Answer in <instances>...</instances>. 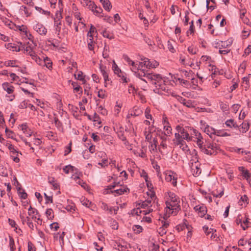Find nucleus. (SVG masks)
Instances as JSON below:
<instances>
[{"instance_id":"obj_57","label":"nucleus","mask_w":251,"mask_h":251,"mask_svg":"<svg viewBox=\"0 0 251 251\" xmlns=\"http://www.w3.org/2000/svg\"><path fill=\"white\" fill-rule=\"evenodd\" d=\"M241 19L244 24H246L248 25L251 26V22H250L248 18L245 17H243L242 19Z\"/></svg>"},{"instance_id":"obj_45","label":"nucleus","mask_w":251,"mask_h":251,"mask_svg":"<svg viewBox=\"0 0 251 251\" xmlns=\"http://www.w3.org/2000/svg\"><path fill=\"white\" fill-rule=\"evenodd\" d=\"M106 67L102 65L101 64H100V71L103 75V76H105V75H107L108 74L105 71Z\"/></svg>"},{"instance_id":"obj_1","label":"nucleus","mask_w":251,"mask_h":251,"mask_svg":"<svg viewBox=\"0 0 251 251\" xmlns=\"http://www.w3.org/2000/svg\"><path fill=\"white\" fill-rule=\"evenodd\" d=\"M134 72L136 76L143 81L144 84H142V85L144 87H147V81L142 78L145 77L148 81L151 82L152 84L155 85L158 89L165 90V85L163 84L164 81L162 80L160 75L147 73V71L145 72V70L141 69L138 72Z\"/></svg>"},{"instance_id":"obj_13","label":"nucleus","mask_w":251,"mask_h":251,"mask_svg":"<svg viewBox=\"0 0 251 251\" xmlns=\"http://www.w3.org/2000/svg\"><path fill=\"white\" fill-rule=\"evenodd\" d=\"M152 211V209H150L149 211H147V210H141V208H134L130 211V214H131L132 216L134 215H137L139 216L140 214L141 213H144V215H146L149 213H150L151 211Z\"/></svg>"},{"instance_id":"obj_54","label":"nucleus","mask_w":251,"mask_h":251,"mask_svg":"<svg viewBox=\"0 0 251 251\" xmlns=\"http://www.w3.org/2000/svg\"><path fill=\"white\" fill-rule=\"evenodd\" d=\"M36 248L33 244L30 242H28V251H35Z\"/></svg>"},{"instance_id":"obj_31","label":"nucleus","mask_w":251,"mask_h":251,"mask_svg":"<svg viewBox=\"0 0 251 251\" xmlns=\"http://www.w3.org/2000/svg\"><path fill=\"white\" fill-rule=\"evenodd\" d=\"M32 59L34 60L39 65L42 66L43 65V62H44L43 60L41 59L39 56H38L36 53L34 55H32L31 57Z\"/></svg>"},{"instance_id":"obj_3","label":"nucleus","mask_w":251,"mask_h":251,"mask_svg":"<svg viewBox=\"0 0 251 251\" xmlns=\"http://www.w3.org/2000/svg\"><path fill=\"white\" fill-rule=\"evenodd\" d=\"M219 150L220 147L216 144L206 142L202 149V152L207 155H215L217 153V151Z\"/></svg>"},{"instance_id":"obj_37","label":"nucleus","mask_w":251,"mask_h":251,"mask_svg":"<svg viewBox=\"0 0 251 251\" xmlns=\"http://www.w3.org/2000/svg\"><path fill=\"white\" fill-rule=\"evenodd\" d=\"M18 191L19 192V195L21 198L23 199H25L26 198L27 195L24 190H22L19 187L18 189Z\"/></svg>"},{"instance_id":"obj_50","label":"nucleus","mask_w":251,"mask_h":251,"mask_svg":"<svg viewBox=\"0 0 251 251\" xmlns=\"http://www.w3.org/2000/svg\"><path fill=\"white\" fill-rule=\"evenodd\" d=\"M242 176L244 178L248 179L251 177V174L249 173L248 170H246L245 171L243 172Z\"/></svg>"},{"instance_id":"obj_60","label":"nucleus","mask_w":251,"mask_h":251,"mask_svg":"<svg viewBox=\"0 0 251 251\" xmlns=\"http://www.w3.org/2000/svg\"><path fill=\"white\" fill-rule=\"evenodd\" d=\"M144 40L145 42L148 44L149 46H152L153 44V41H151L149 38L146 36L144 37Z\"/></svg>"},{"instance_id":"obj_25","label":"nucleus","mask_w":251,"mask_h":251,"mask_svg":"<svg viewBox=\"0 0 251 251\" xmlns=\"http://www.w3.org/2000/svg\"><path fill=\"white\" fill-rule=\"evenodd\" d=\"M203 229L206 235H208L210 233H212L211 237L213 236L215 237V236H214V232H216V230H214L213 228H209L208 227L206 226H203Z\"/></svg>"},{"instance_id":"obj_47","label":"nucleus","mask_w":251,"mask_h":251,"mask_svg":"<svg viewBox=\"0 0 251 251\" xmlns=\"http://www.w3.org/2000/svg\"><path fill=\"white\" fill-rule=\"evenodd\" d=\"M88 8L92 11H94L95 8H97V6L92 1H89V4L87 5Z\"/></svg>"},{"instance_id":"obj_56","label":"nucleus","mask_w":251,"mask_h":251,"mask_svg":"<svg viewBox=\"0 0 251 251\" xmlns=\"http://www.w3.org/2000/svg\"><path fill=\"white\" fill-rule=\"evenodd\" d=\"M167 232V231L165 228H164L162 227H160L158 229V233L160 235V236H162L165 235Z\"/></svg>"},{"instance_id":"obj_16","label":"nucleus","mask_w":251,"mask_h":251,"mask_svg":"<svg viewBox=\"0 0 251 251\" xmlns=\"http://www.w3.org/2000/svg\"><path fill=\"white\" fill-rule=\"evenodd\" d=\"M3 89L7 92L8 94H11L14 91V87L9 83L5 82L2 84Z\"/></svg>"},{"instance_id":"obj_39","label":"nucleus","mask_w":251,"mask_h":251,"mask_svg":"<svg viewBox=\"0 0 251 251\" xmlns=\"http://www.w3.org/2000/svg\"><path fill=\"white\" fill-rule=\"evenodd\" d=\"M16 60H8L4 62V65L6 66H11L12 67H17V65H16Z\"/></svg>"},{"instance_id":"obj_33","label":"nucleus","mask_w":251,"mask_h":251,"mask_svg":"<svg viewBox=\"0 0 251 251\" xmlns=\"http://www.w3.org/2000/svg\"><path fill=\"white\" fill-rule=\"evenodd\" d=\"M94 33H97L96 28L93 25H91L90 30L87 33V36L92 37V36H94Z\"/></svg>"},{"instance_id":"obj_29","label":"nucleus","mask_w":251,"mask_h":251,"mask_svg":"<svg viewBox=\"0 0 251 251\" xmlns=\"http://www.w3.org/2000/svg\"><path fill=\"white\" fill-rule=\"evenodd\" d=\"M61 22H58L57 20H56V19H54V26H55V33H57L58 36L59 35V32L61 30Z\"/></svg>"},{"instance_id":"obj_64","label":"nucleus","mask_w":251,"mask_h":251,"mask_svg":"<svg viewBox=\"0 0 251 251\" xmlns=\"http://www.w3.org/2000/svg\"><path fill=\"white\" fill-rule=\"evenodd\" d=\"M118 136L119 138L123 141H125L126 139V136L122 131H120L118 133Z\"/></svg>"},{"instance_id":"obj_36","label":"nucleus","mask_w":251,"mask_h":251,"mask_svg":"<svg viewBox=\"0 0 251 251\" xmlns=\"http://www.w3.org/2000/svg\"><path fill=\"white\" fill-rule=\"evenodd\" d=\"M102 34L104 37L107 38L109 39H114V37L112 34H111L109 31L104 30Z\"/></svg>"},{"instance_id":"obj_6","label":"nucleus","mask_w":251,"mask_h":251,"mask_svg":"<svg viewBox=\"0 0 251 251\" xmlns=\"http://www.w3.org/2000/svg\"><path fill=\"white\" fill-rule=\"evenodd\" d=\"M165 198L166 199L165 204H171V202L176 203V204L180 203L179 198L173 192H168L167 195H166Z\"/></svg>"},{"instance_id":"obj_43","label":"nucleus","mask_w":251,"mask_h":251,"mask_svg":"<svg viewBox=\"0 0 251 251\" xmlns=\"http://www.w3.org/2000/svg\"><path fill=\"white\" fill-rule=\"evenodd\" d=\"M133 230L136 233L139 234L142 231L143 228L141 226L139 225H134L133 226Z\"/></svg>"},{"instance_id":"obj_62","label":"nucleus","mask_w":251,"mask_h":251,"mask_svg":"<svg viewBox=\"0 0 251 251\" xmlns=\"http://www.w3.org/2000/svg\"><path fill=\"white\" fill-rule=\"evenodd\" d=\"M50 228L54 229V230L56 231L59 228L58 224L57 223H53L50 225Z\"/></svg>"},{"instance_id":"obj_27","label":"nucleus","mask_w":251,"mask_h":251,"mask_svg":"<svg viewBox=\"0 0 251 251\" xmlns=\"http://www.w3.org/2000/svg\"><path fill=\"white\" fill-rule=\"evenodd\" d=\"M225 124L227 126L230 127H233L234 128H237L238 127V126L235 122H234V121L233 119H229L227 120Z\"/></svg>"},{"instance_id":"obj_21","label":"nucleus","mask_w":251,"mask_h":251,"mask_svg":"<svg viewBox=\"0 0 251 251\" xmlns=\"http://www.w3.org/2000/svg\"><path fill=\"white\" fill-rule=\"evenodd\" d=\"M237 128H239L241 132L246 133L249 129V125L248 123H243Z\"/></svg>"},{"instance_id":"obj_53","label":"nucleus","mask_w":251,"mask_h":251,"mask_svg":"<svg viewBox=\"0 0 251 251\" xmlns=\"http://www.w3.org/2000/svg\"><path fill=\"white\" fill-rule=\"evenodd\" d=\"M145 117L147 119H150L151 120L152 119V116L150 114V109L148 108H147L145 110Z\"/></svg>"},{"instance_id":"obj_49","label":"nucleus","mask_w":251,"mask_h":251,"mask_svg":"<svg viewBox=\"0 0 251 251\" xmlns=\"http://www.w3.org/2000/svg\"><path fill=\"white\" fill-rule=\"evenodd\" d=\"M193 23H194V22L193 21H191V22L190 23L191 24V25L190 26V28H189V30H188L187 31V35L188 36V34L189 33H190V34H192L194 33V25H193Z\"/></svg>"},{"instance_id":"obj_30","label":"nucleus","mask_w":251,"mask_h":251,"mask_svg":"<svg viewBox=\"0 0 251 251\" xmlns=\"http://www.w3.org/2000/svg\"><path fill=\"white\" fill-rule=\"evenodd\" d=\"M215 135L218 136L226 137L230 136V134L225 132L223 130H216Z\"/></svg>"},{"instance_id":"obj_38","label":"nucleus","mask_w":251,"mask_h":251,"mask_svg":"<svg viewBox=\"0 0 251 251\" xmlns=\"http://www.w3.org/2000/svg\"><path fill=\"white\" fill-rule=\"evenodd\" d=\"M232 42L230 40L221 41V47L224 48H227L232 45Z\"/></svg>"},{"instance_id":"obj_17","label":"nucleus","mask_w":251,"mask_h":251,"mask_svg":"<svg viewBox=\"0 0 251 251\" xmlns=\"http://www.w3.org/2000/svg\"><path fill=\"white\" fill-rule=\"evenodd\" d=\"M103 7L105 10L109 11L112 8V5L109 0H100Z\"/></svg>"},{"instance_id":"obj_63","label":"nucleus","mask_w":251,"mask_h":251,"mask_svg":"<svg viewBox=\"0 0 251 251\" xmlns=\"http://www.w3.org/2000/svg\"><path fill=\"white\" fill-rule=\"evenodd\" d=\"M27 106V102H26L25 100H24L20 103V104L19 105V107L21 109H24V108H26Z\"/></svg>"},{"instance_id":"obj_8","label":"nucleus","mask_w":251,"mask_h":251,"mask_svg":"<svg viewBox=\"0 0 251 251\" xmlns=\"http://www.w3.org/2000/svg\"><path fill=\"white\" fill-rule=\"evenodd\" d=\"M101 208L103 209L104 210L107 212L108 214H116L119 210V206H111L108 205H103L101 206Z\"/></svg>"},{"instance_id":"obj_28","label":"nucleus","mask_w":251,"mask_h":251,"mask_svg":"<svg viewBox=\"0 0 251 251\" xmlns=\"http://www.w3.org/2000/svg\"><path fill=\"white\" fill-rule=\"evenodd\" d=\"M7 49L9 50L13 51H19L21 50H23V49H21L20 47L13 44L12 43L8 44L7 45Z\"/></svg>"},{"instance_id":"obj_26","label":"nucleus","mask_w":251,"mask_h":251,"mask_svg":"<svg viewBox=\"0 0 251 251\" xmlns=\"http://www.w3.org/2000/svg\"><path fill=\"white\" fill-rule=\"evenodd\" d=\"M43 66H45L47 68L50 69L52 68V62L49 58L46 57L43 59Z\"/></svg>"},{"instance_id":"obj_11","label":"nucleus","mask_w":251,"mask_h":251,"mask_svg":"<svg viewBox=\"0 0 251 251\" xmlns=\"http://www.w3.org/2000/svg\"><path fill=\"white\" fill-rule=\"evenodd\" d=\"M28 214L29 216L31 217L32 220H36L37 216L38 215L39 213L36 208H33L31 205H30L28 208Z\"/></svg>"},{"instance_id":"obj_10","label":"nucleus","mask_w":251,"mask_h":251,"mask_svg":"<svg viewBox=\"0 0 251 251\" xmlns=\"http://www.w3.org/2000/svg\"><path fill=\"white\" fill-rule=\"evenodd\" d=\"M216 131V129L208 125H206L204 129V132L208 134L213 140H215V137H213V135H215Z\"/></svg>"},{"instance_id":"obj_34","label":"nucleus","mask_w":251,"mask_h":251,"mask_svg":"<svg viewBox=\"0 0 251 251\" xmlns=\"http://www.w3.org/2000/svg\"><path fill=\"white\" fill-rule=\"evenodd\" d=\"M197 138V143L198 146L199 147L200 149L201 150V151H202V149L203 148L204 145H203V142L202 141V137L201 136V134L199 133V137Z\"/></svg>"},{"instance_id":"obj_35","label":"nucleus","mask_w":251,"mask_h":251,"mask_svg":"<svg viewBox=\"0 0 251 251\" xmlns=\"http://www.w3.org/2000/svg\"><path fill=\"white\" fill-rule=\"evenodd\" d=\"M72 85L73 86L75 91L78 92L80 91V93L81 94L82 93V88L79 85H78L77 82L73 81L72 82Z\"/></svg>"},{"instance_id":"obj_61","label":"nucleus","mask_w":251,"mask_h":251,"mask_svg":"<svg viewBox=\"0 0 251 251\" xmlns=\"http://www.w3.org/2000/svg\"><path fill=\"white\" fill-rule=\"evenodd\" d=\"M71 145L72 142H70L69 145L66 147V150L65 151V155H67L71 151Z\"/></svg>"},{"instance_id":"obj_40","label":"nucleus","mask_w":251,"mask_h":251,"mask_svg":"<svg viewBox=\"0 0 251 251\" xmlns=\"http://www.w3.org/2000/svg\"><path fill=\"white\" fill-rule=\"evenodd\" d=\"M98 96L100 98L104 99L107 97L106 93L105 90L100 89L98 91Z\"/></svg>"},{"instance_id":"obj_12","label":"nucleus","mask_w":251,"mask_h":251,"mask_svg":"<svg viewBox=\"0 0 251 251\" xmlns=\"http://www.w3.org/2000/svg\"><path fill=\"white\" fill-rule=\"evenodd\" d=\"M163 125H164V129L165 130V134L166 136H170L172 135V128L170 126V124L168 121H166L165 119H164L163 121Z\"/></svg>"},{"instance_id":"obj_24","label":"nucleus","mask_w":251,"mask_h":251,"mask_svg":"<svg viewBox=\"0 0 251 251\" xmlns=\"http://www.w3.org/2000/svg\"><path fill=\"white\" fill-rule=\"evenodd\" d=\"M22 48H23L22 49L24 50V52L29 55L31 57H32V55L35 54V52L32 50L30 46H27L25 48L23 47Z\"/></svg>"},{"instance_id":"obj_52","label":"nucleus","mask_w":251,"mask_h":251,"mask_svg":"<svg viewBox=\"0 0 251 251\" xmlns=\"http://www.w3.org/2000/svg\"><path fill=\"white\" fill-rule=\"evenodd\" d=\"M44 196L46 199V203L47 204L49 202L52 203V196H48L46 193H44Z\"/></svg>"},{"instance_id":"obj_18","label":"nucleus","mask_w":251,"mask_h":251,"mask_svg":"<svg viewBox=\"0 0 251 251\" xmlns=\"http://www.w3.org/2000/svg\"><path fill=\"white\" fill-rule=\"evenodd\" d=\"M191 169L194 176H198L201 174V170L198 165H193Z\"/></svg>"},{"instance_id":"obj_20","label":"nucleus","mask_w":251,"mask_h":251,"mask_svg":"<svg viewBox=\"0 0 251 251\" xmlns=\"http://www.w3.org/2000/svg\"><path fill=\"white\" fill-rule=\"evenodd\" d=\"M94 36L91 37H88V48L90 50H94V47H95V42L94 41Z\"/></svg>"},{"instance_id":"obj_55","label":"nucleus","mask_w":251,"mask_h":251,"mask_svg":"<svg viewBox=\"0 0 251 251\" xmlns=\"http://www.w3.org/2000/svg\"><path fill=\"white\" fill-rule=\"evenodd\" d=\"M14 239L10 237L9 239V246L10 247L11 251H14Z\"/></svg>"},{"instance_id":"obj_59","label":"nucleus","mask_w":251,"mask_h":251,"mask_svg":"<svg viewBox=\"0 0 251 251\" xmlns=\"http://www.w3.org/2000/svg\"><path fill=\"white\" fill-rule=\"evenodd\" d=\"M54 124L57 128H59L62 126V124L57 118L55 117L54 118Z\"/></svg>"},{"instance_id":"obj_22","label":"nucleus","mask_w":251,"mask_h":251,"mask_svg":"<svg viewBox=\"0 0 251 251\" xmlns=\"http://www.w3.org/2000/svg\"><path fill=\"white\" fill-rule=\"evenodd\" d=\"M152 62L150 61L148 59H146L144 62H139V67H143V65L146 66L147 68H151L150 66H152Z\"/></svg>"},{"instance_id":"obj_58","label":"nucleus","mask_w":251,"mask_h":251,"mask_svg":"<svg viewBox=\"0 0 251 251\" xmlns=\"http://www.w3.org/2000/svg\"><path fill=\"white\" fill-rule=\"evenodd\" d=\"M8 223L9 224V225L12 227H14L15 228V229H17V224H16L15 222L11 219H8Z\"/></svg>"},{"instance_id":"obj_15","label":"nucleus","mask_w":251,"mask_h":251,"mask_svg":"<svg viewBox=\"0 0 251 251\" xmlns=\"http://www.w3.org/2000/svg\"><path fill=\"white\" fill-rule=\"evenodd\" d=\"M165 180L168 182H172V184L173 186H176V178H175V176H173V174H166L165 176Z\"/></svg>"},{"instance_id":"obj_46","label":"nucleus","mask_w":251,"mask_h":251,"mask_svg":"<svg viewBox=\"0 0 251 251\" xmlns=\"http://www.w3.org/2000/svg\"><path fill=\"white\" fill-rule=\"evenodd\" d=\"M74 76L76 79L79 80H83L84 79L83 76V73L81 71L78 72L77 75L76 74H74Z\"/></svg>"},{"instance_id":"obj_51","label":"nucleus","mask_w":251,"mask_h":251,"mask_svg":"<svg viewBox=\"0 0 251 251\" xmlns=\"http://www.w3.org/2000/svg\"><path fill=\"white\" fill-rule=\"evenodd\" d=\"M197 50H198L197 49L194 48L192 46L189 47L188 48V51H189V52L192 54H196Z\"/></svg>"},{"instance_id":"obj_23","label":"nucleus","mask_w":251,"mask_h":251,"mask_svg":"<svg viewBox=\"0 0 251 251\" xmlns=\"http://www.w3.org/2000/svg\"><path fill=\"white\" fill-rule=\"evenodd\" d=\"M199 210L198 212V214L201 217H203L207 213V208L204 205L201 206L199 208Z\"/></svg>"},{"instance_id":"obj_48","label":"nucleus","mask_w":251,"mask_h":251,"mask_svg":"<svg viewBox=\"0 0 251 251\" xmlns=\"http://www.w3.org/2000/svg\"><path fill=\"white\" fill-rule=\"evenodd\" d=\"M180 99H181V102L182 103H183V104L187 107H189L190 106V105H191V102L189 100L187 101L186 100V99H183V98L181 97L180 98Z\"/></svg>"},{"instance_id":"obj_32","label":"nucleus","mask_w":251,"mask_h":251,"mask_svg":"<svg viewBox=\"0 0 251 251\" xmlns=\"http://www.w3.org/2000/svg\"><path fill=\"white\" fill-rule=\"evenodd\" d=\"M75 169V167L71 166V165H69L65 166V167L63 168V170L65 173L68 174L70 171L73 172Z\"/></svg>"},{"instance_id":"obj_14","label":"nucleus","mask_w":251,"mask_h":251,"mask_svg":"<svg viewBox=\"0 0 251 251\" xmlns=\"http://www.w3.org/2000/svg\"><path fill=\"white\" fill-rule=\"evenodd\" d=\"M20 126L21 130L25 134H26L27 137H30L31 136L32 132L28 128L26 123L21 125Z\"/></svg>"},{"instance_id":"obj_19","label":"nucleus","mask_w":251,"mask_h":251,"mask_svg":"<svg viewBox=\"0 0 251 251\" xmlns=\"http://www.w3.org/2000/svg\"><path fill=\"white\" fill-rule=\"evenodd\" d=\"M66 206L64 207V208L66 210V211L68 212L74 213L75 216L77 215V212H75L76 207L75 205H65Z\"/></svg>"},{"instance_id":"obj_41","label":"nucleus","mask_w":251,"mask_h":251,"mask_svg":"<svg viewBox=\"0 0 251 251\" xmlns=\"http://www.w3.org/2000/svg\"><path fill=\"white\" fill-rule=\"evenodd\" d=\"M46 214L49 219H52L54 217L53 211L51 209H48L46 212Z\"/></svg>"},{"instance_id":"obj_9","label":"nucleus","mask_w":251,"mask_h":251,"mask_svg":"<svg viewBox=\"0 0 251 251\" xmlns=\"http://www.w3.org/2000/svg\"><path fill=\"white\" fill-rule=\"evenodd\" d=\"M142 111L137 107H134L132 110H130L126 116L127 119H129L132 116H138L142 114Z\"/></svg>"},{"instance_id":"obj_42","label":"nucleus","mask_w":251,"mask_h":251,"mask_svg":"<svg viewBox=\"0 0 251 251\" xmlns=\"http://www.w3.org/2000/svg\"><path fill=\"white\" fill-rule=\"evenodd\" d=\"M102 12V9L100 7H98L97 6V8H95L94 10L93 11L94 13L99 17H102L103 16L101 15Z\"/></svg>"},{"instance_id":"obj_2","label":"nucleus","mask_w":251,"mask_h":251,"mask_svg":"<svg viewBox=\"0 0 251 251\" xmlns=\"http://www.w3.org/2000/svg\"><path fill=\"white\" fill-rule=\"evenodd\" d=\"M176 132L175 133V138L173 140L174 144L176 146H179L183 151H188V146L185 140H191L189 134L183 127L179 125L176 127Z\"/></svg>"},{"instance_id":"obj_4","label":"nucleus","mask_w":251,"mask_h":251,"mask_svg":"<svg viewBox=\"0 0 251 251\" xmlns=\"http://www.w3.org/2000/svg\"><path fill=\"white\" fill-rule=\"evenodd\" d=\"M120 182L114 181L112 185L108 186L109 189L111 190L112 188L116 187H119V188L114 190V191H111V192L115 194V196H119L124 194L125 193L129 191V189L125 186H122L120 184Z\"/></svg>"},{"instance_id":"obj_7","label":"nucleus","mask_w":251,"mask_h":251,"mask_svg":"<svg viewBox=\"0 0 251 251\" xmlns=\"http://www.w3.org/2000/svg\"><path fill=\"white\" fill-rule=\"evenodd\" d=\"M33 29L39 34L42 35H45L47 32V29L41 24L37 23L33 25Z\"/></svg>"},{"instance_id":"obj_44","label":"nucleus","mask_w":251,"mask_h":251,"mask_svg":"<svg viewBox=\"0 0 251 251\" xmlns=\"http://www.w3.org/2000/svg\"><path fill=\"white\" fill-rule=\"evenodd\" d=\"M8 149L10 151V152L12 153L13 154H15L19 153V152L16 151V150L14 148V147L12 144H9L8 146Z\"/></svg>"},{"instance_id":"obj_5","label":"nucleus","mask_w":251,"mask_h":251,"mask_svg":"<svg viewBox=\"0 0 251 251\" xmlns=\"http://www.w3.org/2000/svg\"><path fill=\"white\" fill-rule=\"evenodd\" d=\"M180 209V205H167L165 208V212L163 217V219L166 220L171 214H174V215H176Z\"/></svg>"}]
</instances>
